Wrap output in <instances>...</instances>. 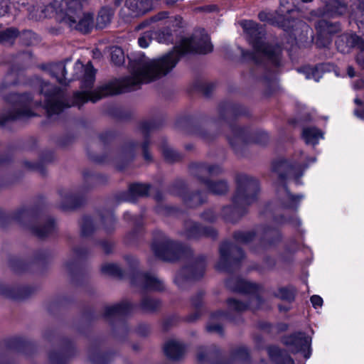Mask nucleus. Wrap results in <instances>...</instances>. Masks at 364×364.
Listing matches in <instances>:
<instances>
[{
	"instance_id": "obj_1",
	"label": "nucleus",
	"mask_w": 364,
	"mask_h": 364,
	"mask_svg": "<svg viewBox=\"0 0 364 364\" xmlns=\"http://www.w3.org/2000/svg\"><path fill=\"white\" fill-rule=\"evenodd\" d=\"M213 45L208 34L200 37L195 35L192 38L181 39L173 51L157 59H149L143 54L130 58L131 75L100 87L92 92H77L73 95L71 104L65 102L63 90L43 82L41 93L45 97L44 106L49 115L58 114L64 108L72 105L80 106L87 101L95 102L101 98L112 95L129 92L136 89L139 85L155 80L169 73L177 64L181 56L188 53L205 54L211 52Z\"/></svg>"
},
{
	"instance_id": "obj_2",
	"label": "nucleus",
	"mask_w": 364,
	"mask_h": 364,
	"mask_svg": "<svg viewBox=\"0 0 364 364\" xmlns=\"http://www.w3.org/2000/svg\"><path fill=\"white\" fill-rule=\"evenodd\" d=\"M87 0H61L54 11L58 20L72 30L88 33L94 28L92 14L83 10Z\"/></svg>"
},
{
	"instance_id": "obj_3",
	"label": "nucleus",
	"mask_w": 364,
	"mask_h": 364,
	"mask_svg": "<svg viewBox=\"0 0 364 364\" xmlns=\"http://www.w3.org/2000/svg\"><path fill=\"white\" fill-rule=\"evenodd\" d=\"M257 181L247 175L237 177V188L232 197V205L223 210L224 217L230 222H235L245 212L246 208L254 203L259 192Z\"/></svg>"
},
{
	"instance_id": "obj_4",
	"label": "nucleus",
	"mask_w": 364,
	"mask_h": 364,
	"mask_svg": "<svg viewBox=\"0 0 364 364\" xmlns=\"http://www.w3.org/2000/svg\"><path fill=\"white\" fill-rule=\"evenodd\" d=\"M241 25L254 48V53L251 54L250 58L256 63L260 61L259 58H265L274 65H277L280 59L281 48L278 46L269 45L263 41L264 36L263 28L252 21H242Z\"/></svg>"
},
{
	"instance_id": "obj_5",
	"label": "nucleus",
	"mask_w": 364,
	"mask_h": 364,
	"mask_svg": "<svg viewBox=\"0 0 364 364\" xmlns=\"http://www.w3.org/2000/svg\"><path fill=\"white\" fill-rule=\"evenodd\" d=\"M16 75L9 73L0 87V92L5 100L12 105L11 109L6 117V119H16L28 118L35 115L33 109L40 105L37 100H34L30 94H11L6 96L4 90L10 85L16 83Z\"/></svg>"
},
{
	"instance_id": "obj_6",
	"label": "nucleus",
	"mask_w": 364,
	"mask_h": 364,
	"mask_svg": "<svg viewBox=\"0 0 364 364\" xmlns=\"http://www.w3.org/2000/svg\"><path fill=\"white\" fill-rule=\"evenodd\" d=\"M223 171L218 165L196 164L191 167L192 173L197 177L207 188L208 191L215 195H223L229 191V185L225 180L210 181L208 176L218 175Z\"/></svg>"
},
{
	"instance_id": "obj_7",
	"label": "nucleus",
	"mask_w": 364,
	"mask_h": 364,
	"mask_svg": "<svg viewBox=\"0 0 364 364\" xmlns=\"http://www.w3.org/2000/svg\"><path fill=\"white\" fill-rule=\"evenodd\" d=\"M205 262L203 256L191 258L187 266L176 274L174 282L181 289L187 288L192 281L201 278L205 272Z\"/></svg>"
},
{
	"instance_id": "obj_8",
	"label": "nucleus",
	"mask_w": 364,
	"mask_h": 364,
	"mask_svg": "<svg viewBox=\"0 0 364 364\" xmlns=\"http://www.w3.org/2000/svg\"><path fill=\"white\" fill-rule=\"evenodd\" d=\"M152 250L158 258L165 261H173L182 256L189 255L190 250H184L178 243L168 237L152 245Z\"/></svg>"
},
{
	"instance_id": "obj_9",
	"label": "nucleus",
	"mask_w": 364,
	"mask_h": 364,
	"mask_svg": "<svg viewBox=\"0 0 364 364\" xmlns=\"http://www.w3.org/2000/svg\"><path fill=\"white\" fill-rule=\"evenodd\" d=\"M242 251L230 242L222 244L220 247V259L217 264L219 270L229 272L243 258Z\"/></svg>"
},
{
	"instance_id": "obj_10",
	"label": "nucleus",
	"mask_w": 364,
	"mask_h": 364,
	"mask_svg": "<svg viewBox=\"0 0 364 364\" xmlns=\"http://www.w3.org/2000/svg\"><path fill=\"white\" fill-rule=\"evenodd\" d=\"M279 198L280 206L277 210V214L281 213L282 217L285 218L284 220L289 221L294 225H299L300 221L295 215L292 216L291 218H287V217L289 214L294 213L297 209L299 203L301 200L302 196H294L287 188L284 186L280 191Z\"/></svg>"
},
{
	"instance_id": "obj_11",
	"label": "nucleus",
	"mask_w": 364,
	"mask_h": 364,
	"mask_svg": "<svg viewBox=\"0 0 364 364\" xmlns=\"http://www.w3.org/2000/svg\"><path fill=\"white\" fill-rule=\"evenodd\" d=\"M311 338L303 333H298L284 339V343L292 353L303 352L306 358H309Z\"/></svg>"
},
{
	"instance_id": "obj_12",
	"label": "nucleus",
	"mask_w": 364,
	"mask_h": 364,
	"mask_svg": "<svg viewBox=\"0 0 364 364\" xmlns=\"http://www.w3.org/2000/svg\"><path fill=\"white\" fill-rule=\"evenodd\" d=\"M132 283L144 289L161 291L164 289L162 280L154 274L148 273H136L132 279Z\"/></svg>"
},
{
	"instance_id": "obj_13",
	"label": "nucleus",
	"mask_w": 364,
	"mask_h": 364,
	"mask_svg": "<svg viewBox=\"0 0 364 364\" xmlns=\"http://www.w3.org/2000/svg\"><path fill=\"white\" fill-rule=\"evenodd\" d=\"M183 235L188 239H197L203 235L214 237L216 236V232L211 228H201L195 222L188 220L184 224Z\"/></svg>"
},
{
	"instance_id": "obj_14",
	"label": "nucleus",
	"mask_w": 364,
	"mask_h": 364,
	"mask_svg": "<svg viewBox=\"0 0 364 364\" xmlns=\"http://www.w3.org/2000/svg\"><path fill=\"white\" fill-rule=\"evenodd\" d=\"M149 186L146 184L134 183L129 186L128 191L122 195V200L134 203L137 198L145 196L148 194Z\"/></svg>"
},
{
	"instance_id": "obj_15",
	"label": "nucleus",
	"mask_w": 364,
	"mask_h": 364,
	"mask_svg": "<svg viewBox=\"0 0 364 364\" xmlns=\"http://www.w3.org/2000/svg\"><path fill=\"white\" fill-rule=\"evenodd\" d=\"M230 132L228 134V139L235 150H238L247 143V133L242 129L237 127H230Z\"/></svg>"
},
{
	"instance_id": "obj_16",
	"label": "nucleus",
	"mask_w": 364,
	"mask_h": 364,
	"mask_svg": "<svg viewBox=\"0 0 364 364\" xmlns=\"http://www.w3.org/2000/svg\"><path fill=\"white\" fill-rule=\"evenodd\" d=\"M136 144L134 141L127 143L122 149L119 155L116 160V165L118 168L122 169L124 164L131 161L135 156V147Z\"/></svg>"
},
{
	"instance_id": "obj_17",
	"label": "nucleus",
	"mask_w": 364,
	"mask_h": 364,
	"mask_svg": "<svg viewBox=\"0 0 364 364\" xmlns=\"http://www.w3.org/2000/svg\"><path fill=\"white\" fill-rule=\"evenodd\" d=\"M227 286L233 291L250 294L256 292L258 289V286L255 284L240 279H229Z\"/></svg>"
},
{
	"instance_id": "obj_18",
	"label": "nucleus",
	"mask_w": 364,
	"mask_h": 364,
	"mask_svg": "<svg viewBox=\"0 0 364 364\" xmlns=\"http://www.w3.org/2000/svg\"><path fill=\"white\" fill-rule=\"evenodd\" d=\"M132 309V305L128 301H122L105 309L104 315L107 319L119 317L128 314Z\"/></svg>"
},
{
	"instance_id": "obj_19",
	"label": "nucleus",
	"mask_w": 364,
	"mask_h": 364,
	"mask_svg": "<svg viewBox=\"0 0 364 364\" xmlns=\"http://www.w3.org/2000/svg\"><path fill=\"white\" fill-rule=\"evenodd\" d=\"M59 195L60 197V207L63 209L74 208L79 205L80 198L77 193L70 190H61Z\"/></svg>"
},
{
	"instance_id": "obj_20",
	"label": "nucleus",
	"mask_w": 364,
	"mask_h": 364,
	"mask_svg": "<svg viewBox=\"0 0 364 364\" xmlns=\"http://www.w3.org/2000/svg\"><path fill=\"white\" fill-rule=\"evenodd\" d=\"M359 41L360 37L356 34H343L338 37L336 45L340 52L346 53L350 48L355 47Z\"/></svg>"
},
{
	"instance_id": "obj_21",
	"label": "nucleus",
	"mask_w": 364,
	"mask_h": 364,
	"mask_svg": "<svg viewBox=\"0 0 364 364\" xmlns=\"http://www.w3.org/2000/svg\"><path fill=\"white\" fill-rule=\"evenodd\" d=\"M293 4L292 0H280L279 7L278 10L276 11V14L283 21V23L286 24L287 29L293 27V25L291 24L290 20L287 16V15L295 12L293 9Z\"/></svg>"
},
{
	"instance_id": "obj_22",
	"label": "nucleus",
	"mask_w": 364,
	"mask_h": 364,
	"mask_svg": "<svg viewBox=\"0 0 364 364\" xmlns=\"http://www.w3.org/2000/svg\"><path fill=\"white\" fill-rule=\"evenodd\" d=\"M164 352L169 358L178 360L183 355L185 348L181 342L171 340L165 344Z\"/></svg>"
},
{
	"instance_id": "obj_23",
	"label": "nucleus",
	"mask_w": 364,
	"mask_h": 364,
	"mask_svg": "<svg viewBox=\"0 0 364 364\" xmlns=\"http://www.w3.org/2000/svg\"><path fill=\"white\" fill-rule=\"evenodd\" d=\"M346 10V5L343 0H328L325 6V14L334 17L343 15Z\"/></svg>"
},
{
	"instance_id": "obj_24",
	"label": "nucleus",
	"mask_w": 364,
	"mask_h": 364,
	"mask_svg": "<svg viewBox=\"0 0 364 364\" xmlns=\"http://www.w3.org/2000/svg\"><path fill=\"white\" fill-rule=\"evenodd\" d=\"M269 358L275 364H294L292 358L284 351L275 346L269 347L267 350Z\"/></svg>"
},
{
	"instance_id": "obj_25",
	"label": "nucleus",
	"mask_w": 364,
	"mask_h": 364,
	"mask_svg": "<svg viewBox=\"0 0 364 364\" xmlns=\"http://www.w3.org/2000/svg\"><path fill=\"white\" fill-rule=\"evenodd\" d=\"M126 5L132 11V15L139 16L148 11L149 1V0H126Z\"/></svg>"
},
{
	"instance_id": "obj_26",
	"label": "nucleus",
	"mask_w": 364,
	"mask_h": 364,
	"mask_svg": "<svg viewBox=\"0 0 364 364\" xmlns=\"http://www.w3.org/2000/svg\"><path fill=\"white\" fill-rule=\"evenodd\" d=\"M55 6L49 4L44 8H39V6H32L28 8L29 15L31 18L35 20H40L41 18L50 16L54 11Z\"/></svg>"
},
{
	"instance_id": "obj_27",
	"label": "nucleus",
	"mask_w": 364,
	"mask_h": 364,
	"mask_svg": "<svg viewBox=\"0 0 364 364\" xmlns=\"http://www.w3.org/2000/svg\"><path fill=\"white\" fill-rule=\"evenodd\" d=\"M302 137L306 144L315 145L323 137V134L315 127H306L303 129Z\"/></svg>"
},
{
	"instance_id": "obj_28",
	"label": "nucleus",
	"mask_w": 364,
	"mask_h": 364,
	"mask_svg": "<svg viewBox=\"0 0 364 364\" xmlns=\"http://www.w3.org/2000/svg\"><path fill=\"white\" fill-rule=\"evenodd\" d=\"M50 74L56 77L57 80L62 85H66V70L63 63H58L50 65Z\"/></svg>"
},
{
	"instance_id": "obj_29",
	"label": "nucleus",
	"mask_w": 364,
	"mask_h": 364,
	"mask_svg": "<svg viewBox=\"0 0 364 364\" xmlns=\"http://www.w3.org/2000/svg\"><path fill=\"white\" fill-rule=\"evenodd\" d=\"M112 14L109 9H102L97 17L96 26L101 29L105 28L110 23Z\"/></svg>"
},
{
	"instance_id": "obj_30",
	"label": "nucleus",
	"mask_w": 364,
	"mask_h": 364,
	"mask_svg": "<svg viewBox=\"0 0 364 364\" xmlns=\"http://www.w3.org/2000/svg\"><path fill=\"white\" fill-rule=\"evenodd\" d=\"M259 18L262 21H265L270 24H277L279 26L283 27L284 29H287L286 24L283 23V21L276 14V11L274 13L262 11L259 14Z\"/></svg>"
},
{
	"instance_id": "obj_31",
	"label": "nucleus",
	"mask_w": 364,
	"mask_h": 364,
	"mask_svg": "<svg viewBox=\"0 0 364 364\" xmlns=\"http://www.w3.org/2000/svg\"><path fill=\"white\" fill-rule=\"evenodd\" d=\"M95 70L92 64L88 63L85 68V74L82 79V87L90 88L95 82Z\"/></svg>"
},
{
	"instance_id": "obj_32",
	"label": "nucleus",
	"mask_w": 364,
	"mask_h": 364,
	"mask_svg": "<svg viewBox=\"0 0 364 364\" xmlns=\"http://www.w3.org/2000/svg\"><path fill=\"white\" fill-rule=\"evenodd\" d=\"M161 306L159 301L149 297H144L140 304V307L144 311L151 312L156 310Z\"/></svg>"
},
{
	"instance_id": "obj_33",
	"label": "nucleus",
	"mask_w": 364,
	"mask_h": 364,
	"mask_svg": "<svg viewBox=\"0 0 364 364\" xmlns=\"http://www.w3.org/2000/svg\"><path fill=\"white\" fill-rule=\"evenodd\" d=\"M54 228V222L53 220H48L42 228L37 226L32 227V230L38 237H43L52 232Z\"/></svg>"
},
{
	"instance_id": "obj_34",
	"label": "nucleus",
	"mask_w": 364,
	"mask_h": 364,
	"mask_svg": "<svg viewBox=\"0 0 364 364\" xmlns=\"http://www.w3.org/2000/svg\"><path fill=\"white\" fill-rule=\"evenodd\" d=\"M102 272L105 275L120 276L122 274L121 268L114 263H106L101 267Z\"/></svg>"
},
{
	"instance_id": "obj_35",
	"label": "nucleus",
	"mask_w": 364,
	"mask_h": 364,
	"mask_svg": "<svg viewBox=\"0 0 364 364\" xmlns=\"http://www.w3.org/2000/svg\"><path fill=\"white\" fill-rule=\"evenodd\" d=\"M255 236L253 231L237 232L234 234V238L238 243L247 244L252 241Z\"/></svg>"
},
{
	"instance_id": "obj_36",
	"label": "nucleus",
	"mask_w": 364,
	"mask_h": 364,
	"mask_svg": "<svg viewBox=\"0 0 364 364\" xmlns=\"http://www.w3.org/2000/svg\"><path fill=\"white\" fill-rule=\"evenodd\" d=\"M299 71L302 72L306 79H313L316 82H318L321 77V73L316 68L306 66L299 69Z\"/></svg>"
},
{
	"instance_id": "obj_37",
	"label": "nucleus",
	"mask_w": 364,
	"mask_h": 364,
	"mask_svg": "<svg viewBox=\"0 0 364 364\" xmlns=\"http://www.w3.org/2000/svg\"><path fill=\"white\" fill-rule=\"evenodd\" d=\"M112 62L116 65H122L124 63V55L123 50L119 47H114L111 52Z\"/></svg>"
},
{
	"instance_id": "obj_38",
	"label": "nucleus",
	"mask_w": 364,
	"mask_h": 364,
	"mask_svg": "<svg viewBox=\"0 0 364 364\" xmlns=\"http://www.w3.org/2000/svg\"><path fill=\"white\" fill-rule=\"evenodd\" d=\"M95 230V224L90 218H85L82 223L81 232L82 235L89 236Z\"/></svg>"
},
{
	"instance_id": "obj_39",
	"label": "nucleus",
	"mask_w": 364,
	"mask_h": 364,
	"mask_svg": "<svg viewBox=\"0 0 364 364\" xmlns=\"http://www.w3.org/2000/svg\"><path fill=\"white\" fill-rule=\"evenodd\" d=\"M215 351H216L215 346L200 347L197 350V359L200 362H203Z\"/></svg>"
},
{
	"instance_id": "obj_40",
	"label": "nucleus",
	"mask_w": 364,
	"mask_h": 364,
	"mask_svg": "<svg viewBox=\"0 0 364 364\" xmlns=\"http://www.w3.org/2000/svg\"><path fill=\"white\" fill-rule=\"evenodd\" d=\"M250 304H247L236 299H229L228 301V306L230 311L235 312H242L245 311Z\"/></svg>"
},
{
	"instance_id": "obj_41",
	"label": "nucleus",
	"mask_w": 364,
	"mask_h": 364,
	"mask_svg": "<svg viewBox=\"0 0 364 364\" xmlns=\"http://www.w3.org/2000/svg\"><path fill=\"white\" fill-rule=\"evenodd\" d=\"M275 296L280 299L291 301L294 299V292L292 289L282 287L277 290Z\"/></svg>"
},
{
	"instance_id": "obj_42",
	"label": "nucleus",
	"mask_w": 364,
	"mask_h": 364,
	"mask_svg": "<svg viewBox=\"0 0 364 364\" xmlns=\"http://www.w3.org/2000/svg\"><path fill=\"white\" fill-rule=\"evenodd\" d=\"M162 153L165 159L169 161H174L179 158L178 154L168 145L162 147Z\"/></svg>"
},
{
	"instance_id": "obj_43",
	"label": "nucleus",
	"mask_w": 364,
	"mask_h": 364,
	"mask_svg": "<svg viewBox=\"0 0 364 364\" xmlns=\"http://www.w3.org/2000/svg\"><path fill=\"white\" fill-rule=\"evenodd\" d=\"M353 18L358 22L364 23V2L360 1L353 14Z\"/></svg>"
},
{
	"instance_id": "obj_44",
	"label": "nucleus",
	"mask_w": 364,
	"mask_h": 364,
	"mask_svg": "<svg viewBox=\"0 0 364 364\" xmlns=\"http://www.w3.org/2000/svg\"><path fill=\"white\" fill-rule=\"evenodd\" d=\"M360 42L355 46L359 48L356 56V62L362 68H364V41L360 38Z\"/></svg>"
},
{
	"instance_id": "obj_45",
	"label": "nucleus",
	"mask_w": 364,
	"mask_h": 364,
	"mask_svg": "<svg viewBox=\"0 0 364 364\" xmlns=\"http://www.w3.org/2000/svg\"><path fill=\"white\" fill-rule=\"evenodd\" d=\"M102 223L105 226V228L107 231H109L114 228L115 218L112 213H109L106 216L102 217Z\"/></svg>"
},
{
	"instance_id": "obj_46",
	"label": "nucleus",
	"mask_w": 364,
	"mask_h": 364,
	"mask_svg": "<svg viewBox=\"0 0 364 364\" xmlns=\"http://www.w3.org/2000/svg\"><path fill=\"white\" fill-rule=\"evenodd\" d=\"M0 294L9 298L16 299L17 297L14 289L6 284L0 285Z\"/></svg>"
},
{
	"instance_id": "obj_47",
	"label": "nucleus",
	"mask_w": 364,
	"mask_h": 364,
	"mask_svg": "<svg viewBox=\"0 0 364 364\" xmlns=\"http://www.w3.org/2000/svg\"><path fill=\"white\" fill-rule=\"evenodd\" d=\"M17 31L14 28H9L0 33V38L3 41H9L16 37Z\"/></svg>"
},
{
	"instance_id": "obj_48",
	"label": "nucleus",
	"mask_w": 364,
	"mask_h": 364,
	"mask_svg": "<svg viewBox=\"0 0 364 364\" xmlns=\"http://www.w3.org/2000/svg\"><path fill=\"white\" fill-rule=\"evenodd\" d=\"M185 202L188 205L191 207L196 206L199 204H201L203 200L201 199L199 193H194L192 196H188L185 199Z\"/></svg>"
},
{
	"instance_id": "obj_49",
	"label": "nucleus",
	"mask_w": 364,
	"mask_h": 364,
	"mask_svg": "<svg viewBox=\"0 0 364 364\" xmlns=\"http://www.w3.org/2000/svg\"><path fill=\"white\" fill-rule=\"evenodd\" d=\"M232 357L235 360H244L248 358V352L245 348L240 347L233 352Z\"/></svg>"
},
{
	"instance_id": "obj_50",
	"label": "nucleus",
	"mask_w": 364,
	"mask_h": 364,
	"mask_svg": "<svg viewBox=\"0 0 364 364\" xmlns=\"http://www.w3.org/2000/svg\"><path fill=\"white\" fill-rule=\"evenodd\" d=\"M207 330L209 332L221 334L223 332V327L219 323H213L210 322L207 325Z\"/></svg>"
},
{
	"instance_id": "obj_51",
	"label": "nucleus",
	"mask_w": 364,
	"mask_h": 364,
	"mask_svg": "<svg viewBox=\"0 0 364 364\" xmlns=\"http://www.w3.org/2000/svg\"><path fill=\"white\" fill-rule=\"evenodd\" d=\"M202 218L206 221L213 222L216 219V215L212 210H208L203 213Z\"/></svg>"
},
{
	"instance_id": "obj_52",
	"label": "nucleus",
	"mask_w": 364,
	"mask_h": 364,
	"mask_svg": "<svg viewBox=\"0 0 364 364\" xmlns=\"http://www.w3.org/2000/svg\"><path fill=\"white\" fill-rule=\"evenodd\" d=\"M9 0H0V16H4L9 10Z\"/></svg>"
},
{
	"instance_id": "obj_53",
	"label": "nucleus",
	"mask_w": 364,
	"mask_h": 364,
	"mask_svg": "<svg viewBox=\"0 0 364 364\" xmlns=\"http://www.w3.org/2000/svg\"><path fill=\"white\" fill-rule=\"evenodd\" d=\"M151 41L150 38L148 36L144 35L141 36L139 40V44L141 48H147Z\"/></svg>"
},
{
	"instance_id": "obj_54",
	"label": "nucleus",
	"mask_w": 364,
	"mask_h": 364,
	"mask_svg": "<svg viewBox=\"0 0 364 364\" xmlns=\"http://www.w3.org/2000/svg\"><path fill=\"white\" fill-rule=\"evenodd\" d=\"M311 302L314 307H320L323 304V299L319 296L314 295L311 297Z\"/></svg>"
},
{
	"instance_id": "obj_55",
	"label": "nucleus",
	"mask_w": 364,
	"mask_h": 364,
	"mask_svg": "<svg viewBox=\"0 0 364 364\" xmlns=\"http://www.w3.org/2000/svg\"><path fill=\"white\" fill-rule=\"evenodd\" d=\"M100 245L102 248V250L105 251V253L108 254L111 252L112 249V244L110 242L108 241H103L100 243Z\"/></svg>"
},
{
	"instance_id": "obj_56",
	"label": "nucleus",
	"mask_w": 364,
	"mask_h": 364,
	"mask_svg": "<svg viewBox=\"0 0 364 364\" xmlns=\"http://www.w3.org/2000/svg\"><path fill=\"white\" fill-rule=\"evenodd\" d=\"M147 146H148V142L145 141L142 145L143 154H144V159L146 161H150L151 159V156L147 151Z\"/></svg>"
},
{
	"instance_id": "obj_57",
	"label": "nucleus",
	"mask_w": 364,
	"mask_h": 364,
	"mask_svg": "<svg viewBox=\"0 0 364 364\" xmlns=\"http://www.w3.org/2000/svg\"><path fill=\"white\" fill-rule=\"evenodd\" d=\"M168 16V14L166 12H161L156 15L155 16L151 18L152 21H161L162 19L166 18Z\"/></svg>"
},
{
	"instance_id": "obj_58",
	"label": "nucleus",
	"mask_w": 364,
	"mask_h": 364,
	"mask_svg": "<svg viewBox=\"0 0 364 364\" xmlns=\"http://www.w3.org/2000/svg\"><path fill=\"white\" fill-rule=\"evenodd\" d=\"M50 364H64L58 355H50Z\"/></svg>"
},
{
	"instance_id": "obj_59",
	"label": "nucleus",
	"mask_w": 364,
	"mask_h": 364,
	"mask_svg": "<svg viewBox=\"0 0 364 364\" xmlns=\"http://www.w3.org/2000/svg\"><path fill=\"white\" fill-rule=\"evenodd\" d=\"M202 294H198L196 299H193L192 304L195 307H198L201 304Z\"/></svg>"
},
{
	"instance_id": "obj_60",
	"label": "nucleus",
	"mask_w": 364,
	"mask_h": 364,
	"mask_svg": "<svg viewBox=\"0 0 364 364\" xmlns=\"http://www.w3.org/2000/svg\"><path fill=\"white\" fill-rule=\"evenodd\" d=\"M221 317H230V316L225 314L223 311H218V312L215 313L214 314H213L212 319L215 320V319H217L218 318H221Z\"/></svg>"
},
{
	"instance_id": "obj_61",
	"label": "nucleus",
	"mask_w": 364,
	"mask_h": 364,
	"mask_svg": "<svg viewBox=\"0 0 364 364\" xmlns=\"http://www.w3.org/2000/svg\"><path fill=\"white\" fill-rule=\"evenodd\" d=\"M126 259L130 263V264L132 266H135L138 264V261L136 259L132 257H130V256H127L126 257Z\"/></svg>"
},
{
	"instance_id": "obj_62",
	"label": "nucleus",
	"mask_w": 364,
	"mask_h": 364,
	"mask_svg": "<svg viewBox=\"0 0 364 364\" xmlns=\"http://www.w3.org/2000/svg\"><path fill=\"white\" fill-rule=\"evenodd\" d=\"M149 127H150L149 124H148V123H144L143 124H141V128H140V129H141V130L142 133H143L144 134H146V131H147V129H149Z\"/></svg>"
},
{
	"instance_id": "obj_63",
	"label": "nucleus",
	"mask_w": 364,
	"mask_h": 364,
	"mask_svg": "<svg viewBox=\"0 0 364 364\" xmlns=\"http://www.w3.org/2000/svg\"><path fill=\"white\" fill-rule=\"evenodd\" d=\"M151 21V19L146 20V21H143L142 23H141L140 24H139L138 26L136 27V28L137 29L143 28L145 26H146Z\"/></svg>"
},
{
	"instance_id": "obj_64",
	"label": "nucleus",
	"mask_w": 364,
	"mask_h": 364,
	"mask_svg": "<svg viewBox=\"0 0 364 364\" xmlns=\"http://www.w3.org/2000/svg\"><path fill=\"white\" fill-rule=\"evenodd\" d=\"M348 75H349L350 77H354V76H355V70H354L353 68H352V67H350V66L348 68Z\"/></svg>"
}]
</instances>
